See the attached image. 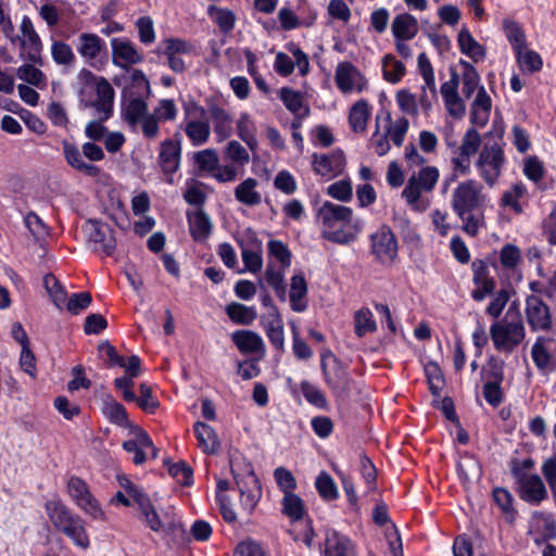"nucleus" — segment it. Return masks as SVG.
Instances as JSON below:
<instances>
[{
    "instance_id": "nucleus-20",
    "label": "nucleus",
    "mask_w": 556,
    "mask_h": 556,
    "mask_svg": "<svg viewBox=\"0 0 556 556\" xmlns=\"http://www.w3.org/2000/svg\"><path fill=\"white\" fill-rule=\"evenodd\" d=\"M98 352L104 358L106 367H122L130 376H139V356L131 355L128 361L118 355L116 349L109 342L102 341L98 345Z\"/></svg>"
},
{
    "instance_id": "nucleus-23",
    "label": "nucleus",
    "mask_w": 556,
    "mask_h": 556,
    "mask_svg": "<svg viewBox=\"0 0 556 556\" xmlns=\"http://www.w3.org/2000/svg\"><path fill=\"white\" fill-rule=\"evenodd\" d=\"M181 147L179 140L167 139L161 143L159 162L166 174L175 173L180 163Z\"/></svg>"
},
{
    "instance_id": "nucleus-40",
    "label": "nucleus",
    "mask_w": 556,
    "mask_h": 556,
    "mask_svg": "<svg viewBox=\"0 0 556 556\" xmlns=\"http://www.w3.org/2000/svg\"><path fill=\"white\" fill-rule=\"evenodd\" d=\"M20 46V58L22 60L34 64H41L42 43L38 35L21 39Z\"/></svg>"
},
{
    "instance_id": "nucleus-60",
    "label": "nucleus",
    "mask_w": 556,
    "mask_h": 556,
    "mask_svg": "<svg viewBox=\"0 0 556 556\" xmlns=\"http://www.w3.org/2000/svg\"><path fill=\"white\" fill-rule=\"evenodd\" d=\"M400 110L408 115L416 116L418 114V101L416 96L406 89L399 90L395 96Z\"/></svg>"
},
{
    "instance_id": "nucleus-59",
    "label": "nucleus",
    "mask_w": 556,
    "mask_h": 556,
    "mask_svg": "<svg viewBox=\"0 0 556 556\" xmlns=\"http://www.w3.org/2000/svg\"><path fill=\"white\" fill-rule=\"evenodd\" d=\"M92 302V296L87 291L73 293L68 299L64 307L73 314L78 315L80 312L86 309Z\"/></svg>"
},
{
    "instance_id": "nucleus-15",
    "label": "nucleus",
    "mask_w": 556,
    "mask_h": 556,
    "mask_svg": "<svg viewBox=\"0 0 556 556\" xmlns=\"http://www.w3.org/2000/svg\"><path fill=\"white\" fill-rule=\"evenodd\" d=\"M334 80L338 89L343 93L352 91L362 92L367 89V79L351 62H341L337 65Z\"/></svg>"
},
{
    "instance_id": "nucleus-18",
    "label": "nucleus",
    "mask_w": 556,
    "mask_h": 556,
    "mask_svg": "<svg viewBox=\"0 0 556 556\" xmlns=\"http://www.w3.org/2000/svg\"><path fill=\"white\" fill-rule=\"evenodd\" d=\"M312 166L315 174L320 176L337 177L344 170L345 156L343 151L333 150L327 154L314 153Z\"/></svg>"
},
{
    "instance_id": "nucleus-22",
    "label": "nucleus",
    "mask_w": 556,
    "mask_h": 556,
    "mask_svg": "<svg viewBox=\"0 0 556 556\" xmlns=\"http://www.w3.org/2000/svg\"><path fill=\"white\" fill-rule=\"evenodd\" d=\"M231 340L237 349L243 354L265 353V344L262 337L252 330H236Z\"/></svg>"
},
{
    "instance_id": "nucleus-21",
    "label": "nucleus",
    "mask_w": 556,
    "mask_h": 556,
    "mask_svg": "<svg viewBox=\"0 0 556 556\" xmlns=\"http://www.w3.org/2000/svg\"><path fill=\"white\" fill-rule=\"evenodd\" d=\"M324 556H356L351 540L344 534L328 529L325 533Z\"/></svg>"
},
{
    "instance_id": "nucleus-43",
    "label": "nucleus",
    "mask_w": 556,
    "mask_h": 556,
    "mask_svg": "<svg viewBox=\"0 0 556 556\" xmlns=\"http://www.w3.org/2000/svg\"><path fill=\"white\" fill-rule=\"evenodd\" d=\"M194 164L201 173L213 175L219 164V157L214 149H205L193 154Z\"/></svg>"
},
{
    "instance_id": "nucleus-6",
    "label": "nucleus",
    "mask_w": 556,
    "mask_h": 556,
    "mask_svg": "<svg viewBox=\"0 0 556 556\" xmlns=\"http://www.w3.org/2000/svg\"><path fill=\"white\" fill-rule=\"evenodd\" d=\"M353 216L352 208L326 201L318 208L317 218L323 225L321 237L330 242L349 244L355 237L344 231L343 227Z\"/></svg>"
},
{
    "instance_id": "nucleus-56",
    "label": "nucleus",
    "mask_w": 556,
    "mask_h": 556,
    "mask_svg": "<svg viewBox=\"0 0 556 556\" xmlns=\"http://www.w3.org/2000/svg\"><path fill=\"white\" fill-rule=\"evenodd\" d=\"M208 14L224 33H229L235 27V14L226 9H218L213 5L208 8Z\"/></svg>"
},
{
    "instance_id": "nucleus-4",
    "label": "nucleus",
    "mask_w": 556,
    "mask_h": 556,
    "mask_svg": "<svg viewBox=\"0 0 556 556\" xmlns=\"http://www.w3.org/2000/svg\"><path fill=\"white\" fill-rule=\"evenodd\" d=\"M45 509L53 527L70 539L75 546L81 549H87L90 546L86 522L79 515L74 514L60 501H48L45 504Z\"/></svg>"
},
{
    "instance_id": "nucleus-49",
    "label": "nucleus",
    "mask_w": 556,
    "mask_h": 556,
    "mask_svg": "<svg viewBox=\"0 0 556 556\" xmlns=\"http://www.w3.org/2000/svg\"><path fill=\"white\" fill-rule=\"evenodd\" d=\"M387 121L389 123L387 134L396 147H401L409 128V122L406 117H399L392 123L391 115L388 113Z\"/></svg>"
},
{
    "instance_id": "nucleus-64",
    "label": "nucleus",
    "mask_w": 556,
    "mask_h": 556,
    "mask_svg": "<svg viewBox=\"0 0 556 556\" xmlns=\"http://www.w3.org/2000/svg\"><path fill=\"white\" fill-rule=\"evenodd\" d=\"M480 147L481 137L479 132L475 128H469L462 139L459 151L463 152V154L472 156L479 151Z\"/></svg>"
},
{
    "instance_id": "nucleus-27",
    "label": "nucleus",
    "mask_w": 556,
    "mask_h": 556,
    "mask_svg": "<svg viewBox=\"0 0 556 556\" xmlns=\"http://www.w3.org/2000/svg\"><path fill=\"white\" fill-rule=\"evenodd\" d=\"M63 152L66 162L76 170H79L90 177H97L100 168L93 164L86 163L78 148L67 141H63Z\"/></svg>"
},
{
    "instance_id": "nucleus-58",
    "label": "nucleus",
    "mask_w": 556,
    "mask_h": 556,
    "mask_svg": "<svg viewBox=\"0 0 556 556\" xmlns=\"http://www.w3.org/2000/svg\"><path fill=\"white\" fill-rule=\"evenodd\" d=\"M279 96L285 106L292 114L296 115L303 109V98L300 92L289 87H282L280 89Z\"/></svg>"
},
{
    "instance_id": "nucleus-62",
    "label": "nucleus",
    "mask_w": 556,
    "mask_h": 556,
    "mask_svg": "<svg viewBox=\"0 0 556 556\" xmlns=\"http://www.w3.org/2000/svg\"><path fill=\"white\" fill-rule=\"evenodd\" d=\"M301 391L305 400L316 407L324 408L327 405L325 394L308 381L301 382Z\"/></svg>"
},
{
    "instance_id": "nucleus-33",
    "label": "nucleus",
    "mask_w": 556,
    "mask_h": 556,
    "mask_svg": "<svg viewBox=\"0 0 556 556\" xmlns=\"http://www.w3.org/2000/svg\"><path fill=\"white\" fill-rule=\"evenodd\" d=\"M78 53L87 60H94L106 48L104 40L96 34L84 33L78 38Z\"/></svg>"
},
{
    "instance_id": "nucleus-16",
    "label": "nucleus",
    "mask_w": 556,
    "mask_h": 556,
    "mask_svg": "<svg viewBox=\"0 0 556 556\" xmlns=\"http://www.w3.org/2000/svg\"><path fill=\"white\" fill-rule=\"evenodd\" d=\"M88 225V240L92 244L93 250L105 256H111L116 248V240L112 228L108 224L96 219H90Z\"/></svg>"
},
{
    "instance_id": "nucleus-53",
    "label": "nucleus",
    "mask_w": 556,
    "mask_h": 556,
    "mask_svg": "<svg viewBox=\"0 0 556 556\" xmlns=\"http://www.w3.org/2000/svg\"><path fill=\"white\" fill-rule=\"evenodd\" d=\"M460 65L465 72L463 74V88L462 92L466 98H470L480 83V76L476 68L467 61H460Z\"/></svg>"
},
{
    "instance_id": "nucleus-3",
    "label": "nucleus",
    "mask_w": 556,
    "mask_h": 556,
    "mask_svg": "<svg viewBox=\"0 0 556 556\" xmlns=\"http://www.w3.org/2000/svg\"><path fill=\"white\" fill-rule=\"evenodd\" d=\"M141 519L146 526L159 534L177 535L186 531L173 505H164L155 493L152 497L141 494Z\"/></svg>"
},
{
    "instance_id": "nucleus-51",
    "label": "nucleus",
    "mask_w": 556,
    "mask_h": 556,
    "mask_svg": "<svg viewBox=\"0 0 556 556\" xmlns=\"http://www.w3.org/2000/svg\"><path fill=\"white\" fill-rule=\"evenodd\" d=\"M286 268L278 269L273 265H268L265 270V279L267 283L275 290L277 296L281 300H286V283L285 274Z\"/></svg>"
},
{
    "instance_id": "nucleus-31",
    "label": "nucleus",
    "mask_w": 556,
    "mask_h": 556,
    "mask_svg": "<svg viewBox=\"0 0 556 556\" xmlns=\"http://www.w3.org/2000/svg\"><path fill=\"white\" fill-rule=\"evenodd\" d=\"M237 136L248 146V148L255 152L258 147L256 137V125L248 113H241L237 123Z\"/></svg>"
},
{
    "instance_id": "nucleus-26",
    "label": "nucleus",
    "mask_w": 556,
    "mask_h": 556,
    "mask_svg": "<svg viewBox=\"0 0 556 556\" xmlns=\"http://www.w3.org/2000/svg\"><path fill=\"white\" fill-rule=\"evenodd\" d=\"M391 29L395 39L410 40L418 33V21L409 13H402L394 17Z\"/></svg>"
},
{
    "instance_id": "nucleus-11",
    "label": "nucleus",
    "mask_w": 556,
    "mask_h": 556,
    "mask_svg": "<svg viewBox=\"0 0 556 556\" xmlns=\"http://www.w3.org/2000/svg\"><path fill=\"white\" fill-rule=\"evenodd\" d=\"M67 492L75 504L94 520H104L105 514L92 495L89 485L79 477L72 476L67 481Z\"/></svg>"
},
{
    "instance_id": "nucleus-50",
    "label": "nucleus",
    "mask_w": 556,
    "mask_h": 556,
    "mask_svg": "<svg viewBox=\"0 0 556 556\" xmlns=\"http://www.w3.org/2000/svg\"><path fill=\"white\" fill-rule=\"evenodd\" d=\"M161 49L164 54L189 55L194 52V46L180 38H168L162 41Z\"/></svg>"
},
{
    "instance_id": "nucleus-54",
    "label": "nucleus",
    "mask_w": 556,
    "mask_h": 556,
    "mask_svg": "<svg viewBox=\"0 0 556 556\" xmlns=\"http://www.w3.org/2000/svg\"><path fill=\"white\" fill-rule=\"evenodd\" d=\"M282 511L293 520L302 519L304 515L303 501L293 492L283 494Z\"/></svg>"
},
{
    "instance_id": "nucleus-25",
    "label": "nucleus",
    "mask_w": 556,
    "mask_h": 556,
    "mask_svg": "<svg viewBox=\"0 0 556 556\" xmlns=\"http://www.w3.org/2000/svg\"><path fill=\"white\" fill-rule=\"evenodd\" d=\"M208 112L213 121L217 141H225L232 135V117L230 113L216 104L210 106Z\"/></svg>"
},
{
    "instance_id": "nucleus-14",
    "label": "nucleus",
    "mask_w": 556,
    "mask_h": 556,
    "mask_svg": "<svg viewBox=\"0 0 556 556\" xmlns=\"http://www.w3.org/2000/svg\"><path fill=\"white\" fill-rule=\"evenodd\" d=\"M525 314L532 331H548L552 329L553 319L549 307L540 296L534 294L527 296Z\"/></svg>"
},
{
    "instance_id": "nucleus-46",
    "label": "nucleus",
    "mask_w": 556,
    "mask_h": 556,
    "mask_svg": "<svg viewBox=\"0 0 556 556\" xmlns=\"http://www.w3.org/2000/svg\"><path fill=\"white\" fill-rule=\"evenodd\" d=\"M504 28L514 51L516 54H520V51L526 50L527 47L526 35L520 25L515 21L505 20Z\"/></svg>"
},
{
    "instance_id": "nucleus-41",
    "label": "nucleus",
    "mask_w": 556,
    "mask_h": 556,
    "mask_svg": "<svg viewBox=\"0 0 556 556\" xmlns=\"http://www.w3.org/2000/svg\"><path fill=\"white\" fill-rule=\"evenodd\" d=\"M377 330V324L369 308L363 307L354 314V332L358 338Z\"/></svg>"
},
{
    "instance_id": "nucleus-35",
    "label": "nucleus",
    "mask_w": 556,
    "mask_h": 556,
    "mask_svg": "<svg viewBox=\"0 0 556 556\" xmlns=\"http://www.w3.org/2000/svg\"><path fill=\"white\" fill-rule=\"evenodd\" d=\"M457 41L462 53L468 55L475 62L484 59L485 49L472 37L466 27L462 28L458 33Z\"/></svg>"
},
{
    "instance_id": "nucleus-34",
    "label": "nucleus",
    "mask_w": 556,
    "mask_h": 556,
    "mask_svg": "<svg viewBox=\"0 0 556 556\" xmlns=\"http://www.w3.org/2000/svg\"><path fill=\"white\" fill-rule=\"evenodd\" d=\"M265 331L270 343L277 350H283L285 336H283V323L281 315L278 309H274V313H268L266 317Z\"/></svg>"
},
{
    "instance_id": "nucleus-32",
    "label": "nucleus",
    "mask_w": 556,
    "mask_h": 556,
    "mask_svg": "<svg viewBox=\"0 0 556 556\" xmlns=\"http://www.w3.org/2000/svg\"><path fill=\"white\" fill-rule=\"evenodd\" d=\"M114 63L122 67L135 64L139 55L135 48L127 41L114 38L111 41Z\"/></svg>"
},
{
    "instance_id": "nucleus-61",
    "label": "nucleus",
    "mask_w": 556,
    "mask_h": 556,
    "mask_svg": "<svg viewBox=\"0 0 556 556\" xmlns=\"http://www.w3.org/2000/svg\"><path fill=\"white\" fill-rule=\"evenodd\" d=\"M485 383L502 384L504 380V362L491 356L484 370Z\"/></svg>"
},
{
    "instance_id": "nucleus-24",
    "label": "nucleus",
    "mask_w": 556,
    "mask_h": 556,
    "mask_svg": "<svg viewBox=\"0 0 556 556\" xmlns=\"http://www.w3.org/2000/svg\"><path fill=\"white\" fill-rule=\"evenodd\" d=\"M492 101L484 87H479L471 104L470 121L477 126H484L489 122Z\"/></svg>"
},
{
    "instance_id": "nucleus-17",
    "label": "nucleus",
    "mask_w": 556,
    "mask_h": 556,
    "mask_svg": "<svg viewBox=\"0 0 556 556\" xmlns=\"http://www.w3.org/2000/svg\"><path fill=\"white\" fill-rule=\"evenodd\" d=\"M515 480L521 500L531 504H540L547 497L543 480L538 475H522L515 470Z\"/></svg>"
},
{
    "instance_id": "nucleus-9",
    "label": "nucleus",
    "mask_w": 556,
    "mask_h": 556,
    "mask_svg": "<svg viewBox=\"0 0 556 556\" xmlns=\"http://www.w3.org/2000/svg\"><path fill=\"white\" fill-rule=\"evenodd\" d=\"M193 147L205 144L211 135L210 123L205 110L195 102L185 106V119L180 125Z\"/></svg>"
},
{
    "instance_id": "nucleus-2",
    "label": "nucleus",
    "mask_w": 556,
    "mask_h": 556,
    "mask_svg": "<svg viewBox=\"0 0 556 556\" xmlns=\"http://www.w3.org/2000/svg\"><path fill=\"white\" fill-rule=\"evenodd\" d=\"M488 195L483 186L475 179L459 182L451 195V207L462 220V230L469 237L478 236L485 228V205Z\"/></svg>"
},
{
    "instance_id": "nucleus-42",
    "label": "nucleus",
    "mask_w": 556,
    "mask_h": 556,
    "mask_svg": "<svg viewBox=\"0 0 556 556\" xmlns=\"http://www.w3.org/2000/svg\"><path fill=\"white\" fill-rule=\"evenodd\" d=\"M527 194V188L522 182H517L513 185L509 190H506L501 199V205L504 207H509L516 214L522 213L523 208L520 203V199L525 198Z\"/></svg>"
},
{
    "instance_id": "nucleus-30",
    "label": "nucleus",
    "mask_w": 556,
    "mask_h": 556,
    "mask_svg": "<svg viewBox=\"0 0 556 556\" xmlns=\"http://www.w3.org/2000/svg\"><path fill=\"white\" fill-rule=\"evenodd\" d=\"M257 186L258 181L255 178L249 177L244 179L235 188L236 200L248 206L261 204L262 194L257 191Z\"/></svg>"
},
{
    "instance_id": "nucleus-29",
    "label": "nucleus",
    "mask_w": 556,
    "mask_h": 556,
    "mask_svg": "<svg viewBox=\"0 0 556 556\" xmlns=\"http://www.w3.org/2000/svg\"><path fill=\"white\" fill-rule=\"evenodd\" d=\"M194 433L199 447L205 454H216L219 451L220 442L214 429L201 421L194 424Z\"/></svg>"
},
{
    "instance_id": "nucleus-47",
    "label": "nucleus",
    "mask_w": 556,
    "mask_h": 556,
    "mask_svg": "<svg viewBox=\"0 0 556 556\" xmlns=\"http://www.w3.org/2000/svg\"><path fill=\"white\" fill-rule=\"evenodd\" d=\"M405 65L393 55L387 54L382 59L383 78L391 83H399L405 74Z\"/></svg>"
},
{
    "instance_id": "nucleus-52",
    "label": "nucleus",
    "mask_w": 556,
    "mask_h": 556,
    "mask_svg": "<svg viewBox=\"0 0 556 556\" xmlns=\"http://www.w3.org/2000/svg\"><path fill=\"white\" fill-rule=\"evenodd\" d=\"M325 368V366H323ZM325 378L328 386L334 391H349L350 378L348 372L340 366L327 371L324 369Z\"/></svg>"
},
{
    "instance_id": "nucleus-57",
    "label": "nucleus",
    "mask_w": 556,
    "mask_h": 556,
    "mask_svg": "<svg viewBox=\"0 0 556 556\" xmlns=\"http://www.w3.org/2000/svg\"><path fill=\"white\" fill-rule=\"evenodd\" d=\"M228 160L240 166H244L250 162L248 150L237 140H230L224 150Z\"/></svg>"
},
{
    "instance_id": "nucleus-55",
    "label": "nucleus",
    "mask_w": 556,
    "mask_h": 556,
    "mask_svg": "<svg viewBox=\"0 0 556 556\" xmlns=\"http://www.w3.org/2000/svg\"><path fill=\"white\" fill-rule=\"evenodd\" d=\"M425 372L431 393L439 396L445 384L441 368L437 363L430 362L425 366Z\"/></svg>"
},
{
    "instance_id": "nucleus-19",
    "label": "nucleus",
    "mask_w": 556,
    "mask_h": 556,
    "mask_svg": "<svg viewBox=\"0 0 556 556\" xmlns=\"http://www.w3.org/2000/svg\"><path fill=\"white\" fill-rule=\"evenodd\" d=\"M531 356L539 370L552 369L556 363V340L552 337L539 336L532 345Z\"/></svg>"
},
{
    "instance_id": "nucleus-44",
    "label": "nucleus",
    "mask_w": 556,
    "mask_h": 556,
    "mask_svg": "<svg viewBox=\"0 0 556 556\" xmlns=\"http://www.w3.org/2000/svg\"><path fill=\"white\" fill-rule=\"evenodd\" d=\"M493 498L505 515V520L513 523L516 519L517 510L513 506L514 497L511 493L504 488H496L493 491Z\"/></svg>"
},
{
    "instance_id": "nucleus-36",
    "label": "nucleus",
    "mask_w": 556,
    "mask_h": 556,
    "mask_svg": "<svg viewBox=\"0 0 556 556\" xmlns=\"http://www.w3.org/2000/svg\"><path fill=\"white\" fill-rule=\"evenodd\" d=\"M189 229L195 241L205 240L212 230V224L208 216L203 211L193 214L188 213Z\"/></svg>"
},
{
    "instance_id": "nucleus-10",
    "label": "nucleus",
    "mask_w": 556,
    "mask_h": 556,
    "mask_svg": "<svg viewBox=\"0 0 556 556\" xmlns=\"http://www.w3.org/2000/svg\"><path fill=\"white\" fill-rule=\"evenodd\" d=\"M440 177L435 166L422 167L418 173L412 175L402 191V198L414 210H419V200L422 192H431Z\"/></svg>"
},
{
    "instance_id": "nucleus-5",
    "label": "nucleus",
    "mask_w": 556,
    "mask_h": 556,
    "mask_svg": "<svg viewBox=\"0 0 556 556\" xmlns=\"http://www.w3.org/2000/svg\"><path fill=\"white\" fill-rule=\"evenodd\" d=\"M490 337L496 351L511 354L526 338V327L520 312L509 307L503 318L491 325Z\"/></svg>"
},
{
    "instance_id": "nucleus-39",
    "label": "nucleus",
    "mask_w": 556,
    "mask_h": 556,
    "mask_svg": "<svg viewBox=\"0 0 556 556\" xmlns=\"http://www.w3.org/2000/svg\"><path fill=\"white\" fill-rule=\"evenodd\" d=\"M370 110L367 101H357L350 110L349 123L353 131L362 132L366 129Z\"/></svg>"
},
{
    "instance_id": "nucleus-45",
    "label": "nucleus",
    "mask_w": 556,
    "mask_h": 556,
    "mask_svg": "<svg viewBox=\"0 0 556 556\" xmlns=\"http://www.w3.org/2000/svg\"><path fill=\"white\" fill-rule=\"evenodd\" d=\"M43 282L53 304L59 309H63L68 299L67 292L64 289V287L52 274L46 275L43 278Z\"/></svg>"
},
{
    "instance_id": "nucleus-37",
    "label": "nucleus",
    "mask_w": 556,
    "mask_h": 556,
    "mask_svg": "<svg viewBox=\"0 0 556 556\" xmlns=\"http://www.w3.org/2000/svg\"><path fill=\"white\" fill-rule=\"evenodd\" d=\"M104 414L108 416L111 422L116 424L119 427L128 428L131 433L137 432V427L132 426L128 420V415L125 407L114 401L112 397L104 403Z\"/></svg>"
},
{
    "instance_id": "nucleus-13",
    "label": "nucleus",
    "mask_w": 556,
    "mask_h": 556,
    "mask_svg": "<svg viewBox=\"0 0 556 556\" xmlns=\"http://www.w3.org/2000/svg\"><path fill=\"white\" fill-rule=\"evenodd\" d=\"M129 72V85L122 91V116L131 127L139 125V70L131 68Z\"/></svg>"
},
{
    "instance_id": "nucleus-48",
    "label": "nucleus",
    "mask_w": 556,
    "mask_h": 556,
    "mask_svg": "<svg viewBox=\"0 0 556 556\" xmlns=\"http://www.w3.org/2000/svg\"><path fill=\"white\" fill-rule=\"evenodd\" d=\"M315 486L320 497L325 501H333L339 497V492L334 480L325 471H321L317 476Z\"/></svg>"
},
{
    "instance_id": "nucleus-12",
    "label": "nucleus",
    "mask_w": 556,
    "mask_h": 556,
    "mask_svg": "<svg viewBox=\"0 0 556 556\" xmlns=\"http://www.w3.org/2000/svg\"><path fill=\"white\" fill-rule=\"evenodd\" d=\"M397 240L389 226L382 225L370 235V252L381 265H392L397 257Z\"/></svg>"
},
{
    "instance_id": "nucleus-1",
    "label": "nucleus",
    "mask_w": 556,
    "mask_h": 556,
    "mask_svg": "<svg viewBox=\"0 0 556 556\" xmlns=\"http://www.w3.org/2000/svg\"><path fill=\"white\" fill-rule=\"evenodd\" d=\"M91 81L86 83L79 90V108L90 109L93 119L85 127V135L92 141H100L104 137L109 121L114 113V89L104 77H96L86 72Z\"/></svg>"
},
{
    "instance_id": "nucleus-28",
    "label": "nucleus",
    "mask_w": 556,
    "mask_h": 556,
    "mask_svg": "<svg viewBox=\"0 0 556 556\" xmlns=\"http://www.w3.org/2000/svg\"><path fill=\"white\" fill-rule=\"evenodd\" d=\"M307 283L302 273L292 276L290 283V306L291 309L298 313L304 312L307 308Z\"/></svg>"
},
{
    "instance_id": "nucleus-7",
    "label": "nucleus",
    "mask_w": 556,
    "mask_h": 556,
    "mask_svg": "<svg viewBox=\"0 0 556 556\" xmlns=\"http://www.w3.org/2000/svg\"><path fill=\"white\" fill-rule=\"evenodd\" d=\"M238 463H231V472L240 492V506L247 515H251L262 497V488L250 463L244 465L242 473L238 472Z\"/></svg>"
},
{
    "instance_id": "nucleus-8",
    "label": "nucleus",
    "mask_w": 556,
    "mask_h": 556,
    "mask_svg": "<svg viewBox=\"0 0 556 556\" xmlns=\"http://www.w3.org/2000/svg\"><path fill=\"white\" fill-rule=\"evenodd\" d=\"M504 164V151L497 142H493L483 144L475 165L483 181L493 187L502 174Z\"/></svg>"
},
{
    "instance_id": "nucleus-63",
    "label": "nucleus",
    "mask_w": 556,
    "mask_h": 556,
    "mask_svg": "<svg viewBox=\"0 0 556 556\" xmlns=\"http://www.w3.org/2000/svg\"><path fill=\"white\" fill-rule=\"evenodd\" d=\"M52 59L56 64L67 65L71 64L74 59V52L70 45L63 41H54L51 47Z\"/></svg>"
},
{
    "instance_id": "nucleus-38",
    "label": "nucleus",
    "mask_w": 556,
    "mask_h": 556,
    "mask_svg": "<svg viewBox=\"0 0 556 556\" xmlns=\"http://www.w3.org/2000/svg\"><path fill=\"white\" fill-rule=\"evenodd\" d=\"M227 316L237 325L249 326L257 317L253 306H247L238 302H231L226 306Z\"/></svg>"
}]
</instances>
